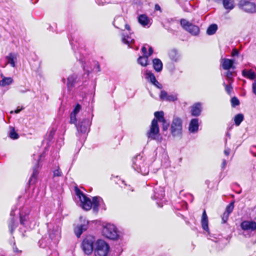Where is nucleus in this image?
<instances>
[{"label":"nucleus","mask_w":256,"mask_h":256,"mask_svg":"<svg viewBox=\"0 0 256 256\" xmlns=\"http://www.w3.org/2000/svg\"><path fill=\"white\" fill-rule=\"evenodd\" d=\"M48 238H42L39 241L40 246L42 248L56 246L60 238V228L52 223L47 224Z\"/></svg>","instance_id":"obj_1"},{"label":"nucleus","mask_w":256,"mask_h":256,"mask_svg":"<svg viewBox=\"0 0 256 256\" xmlns=\"http://www.w3.org/2000/svg\"><path fill=\"white\" fill-rule=\"evenodd\" d=\"M156 118L152 122L149 130L146 132V136L149 140H155L160 142L162 138L160 134V130L158 121L164 123L166 120L164 118V113L162 111L156 112L154 114Z\"/></svg>","instance_id":"obj_2"},{"label":"nucleus","mask_w":256,"mask_h":256,"mask_svg":"<svg viewBox=\"0 0 256 256\" xmlns=\"http://www.w3.org/2000/svg\"><path fill=\"white\" fill-rule=\"evenodd\" d=\"M132 167L135 171L144 176L149 172L148 164L145 163V159L141 154H137L132 158Z\"/></svg>","instance_id":"obj_3"},{"label":"nucleus","mask_w":256,"mask_h":256,"mask_svg":"<svg viewBox=\"0 0 256 256\" xmlns=\"http://www.w3.org/2000/svg\"><path fill=\"white\" fill-rule=\"evenodd\" d=\"M109 245L104 240H98L95 243L94 250L95 256H107L110 250Z\"/></svg>","instance_id":"obj_4"},{"label":"nucleus","mask_w":256,"mask_h":256,"mask_svg":"<svg viewBox=\"0 0 256 256\" xmlns=\"http://www.w3.org/2000/svg\"><path fill=\"white\" fill-rule=\"evenodd\" d=\"M96 239L92 236H86L82 240V247L85 254H90L94 250V244L96 243Z\"/></svg>","instance_id":"obj_5"},{"label":"nucleus","mask_w":256,"mask_h":256,"mask_svg":"<svg viewBox=\"0 0 256 256\" xmlns=\"http://www.w3.org/2000/svg\"><path fill=\"white\" fill-rule=\"evenodd\" d=\"M102 234L104 236L110 240H116L118 236L116 228L110 224H106L104 226Z\"/></svg>","instance_id":"obj_6"},{"label":"nucleus","mask_w":256,"mask_h":256,"mask_svg":"<svg viewBox=\"0 0 256 256\" xmlns=\"http://www.w3.org/2000/svg\"><path fill=\"white\" fill-rule=\"evenodd\" d=\"M182 122L180 118L174 117L172 122L170 132L174 136H180L182 134Z\"/></svg>","instance_id":"obj_7"},{"label":"nucleus","mask_w":256,"mask_h":256,"mask_svg":"<svg viewBox=\"0 0 256 256\" xmlns=\"http://www.w3.org/2000/svg\"><path fill=\"white\" fill-rule=\"evenodd\" d=\"M75 192L76 196L79 198L80 200L82 208L86 210H90L92 208V202L90 199L76 188L75 189Z\"/></svg>","instance_id":"obj_8"},{"label":"nucleus","mask_w":256,"mask_h":256,"mask_svg":"<svg viewBox=\"0 0 256 256\" xmlns=\"http://www.w3.org/2000/svg\"><path fill=\"white\" fill-rule=\"evenodd\" d=\"M180 24L184 30L193 36H198L200 33L198 26L190 22L186 19L182 18L180 20Z\"/></svg>","instance_id":"obj_9"},{"label":"nucleus","mask_w":256,"mask_h":256,"mask_svg":"<svg viewBox=\"0 0 256 256\" xmlns=\"http://www.w3.org/2000/svg\"><path fill=\"white\" fill-rule=\"evenodd\" d=\"M30 210L27 208H23L20 211V224L25 227H31L32 222L30 218Z\"/></svg>","instance_id":"obj_10"},{"label":"nucleus","mask_w":256,"mask_h":256,"mask_svg":"<svg viewBox=\"0 0 256 256\" xmlns=\"http://www.w3.org/2000/svg\"><path fill=\"white\" fill-rule=\"evenodd\" d=\"M238 6L240 8L247 13L256 12V4L254 2L240 0Z\"/></svg>","instance_id":"obj_11"},{"label":"nucleus","mask_w":256,"mask_h":256,"mask_svg":"<svg viewBox=\"0 0 256 256\" xmlns=\"http://www.w3.org/2000/svg\"><path fill=\"white\" fill-rule=\"evenodd\" d=\"M164 196V188L162 186H155L154 188V193L151 198L152 200H157L156 204L159 207H162V204L158 201L162 200Z\"/></svg>","instance_id":"obj_12"},{"label":"nucleus","mask_w":256,"mask_h":256,"mask_svg":"<svg viewBox=\"0 0 256 256\" xmlns=\"http://www.w3.org/2000/svg\"><path fill=\"white\" fill-rule=\"evenodd\" d=\"M201 224L204 230H205L208 233V239L212 240L215 242H218V241H215L214 239H216L217 238L214 236V234H212L210 233L209 228H208V218L207 214H206V212L205 210H204L202 220H201Z\"/></svg>","instance_id":"obj_13"},{"label":"nucleus","mask_w":256,"mask_h":256,"mask_svg":"<svg viewBox=\"0 0 256 256\" xmlns=\"http://www.w3.org/2000/svg\"><path fill=\"white\" fill-rule=\"evenodd\" d=\"M90 122L89 118H84L80 124L78 125L76 124V126L77 128V130L78 133L86 134L90 130Z\"/></svg>","instance_id":"obj_14"},{"label":"nucleus","mask_w":256,"mask_h":256,"mask_svg":"<svg viewBox=\"0 0 256 256\" xmlns=\"http://www.w3.org/2000/svg\"><path fill=\"white\" fill-rule=\"evenodd\" d=\"M88 221L84 219L83 223L77 225L74 228V232L78 238H80L82 233L86 231L88 226Z\"/></svg>","instance_id":"obj_15"},{"label":"nucleus","mask_w":256,"mask_h":256,"mask_svg":"<svg viewBox=\"0 0 256 256\" xmlns=\"http://www.w3.org/2000/svg\"><path fill=\"white\" fill-rule=\"evenodd\" d=\"M121 36L122 42L124 44L128 45V47L132 48V45L134 42V34L130 32L129 34H127L125 32H122Z\"/></svg>","instance_id":"obj_16"},{"label":"nucleus","mask_w":256,"mask_h":256,"mask_svg":"<svg viewBox=\"0 0 256 256\" xmlns=\"http://www.w3.org/2000/svg\"><path fill=\"white\" fill-rule=\"evenodd\" d=\"M160 98L161 100L168 102H174L178 100V96L176 94H168L165 90H162L160 92Z\"/></svg>","instance_id":"obj_17"},{"label":"nucleus","mask_w":256,"mask_h":256,"mask_svg":"<svg viewBox=\"0 0 256 256\" xmlns=\"http://www.w3.org/2000/svg\"><path fill=\"white\" fill-rule=\"evenodd\" d=\"M240 227L244 230L254 231L256 230V222L252 220H244L240 224Z\"/></svg>","instance_id":"obj_18"},{"label":"nucleus","mask_w":256,"mask_h":256,"mask_svg":"<svg viewBox=\"0 0 256 256\" xmlns=\"http://www.w3.org/2000/svg\"><path fill=\"white\" fill-rule=\"evenodd\" d=\"M234 62V60L232 59L223 58L220 60L221 66L225 70H230L231 68L234 69L235 68Z\"/></svg>","instance_id":"obj_19"},{"label":"nucleus","mask_w":256,"mask_h":256,"mask_svg":"<svg viewBox=\"0 0 256 256\" xmlns=\"http://www.w3.org/2000/svg\"><path fill=\"white\" fill-rule=\"evenodd\" d=\"M202 112V104L200 102L194 103L190 109L191 115L193 116H198L200 115Z\"/></svg>","instance_id":"obj_20"},{"label":"nucleus","mask_w":256,"mask_h":256,"mask_svg":"<svg viewBox=\"0 0 256 256\" xmlns=\"http://www.w3.org/2000/svg\"><path fill=\"white\" fill-rule=\"evenodd\" d=\"M18 56V54L17 53L10 52L5 57L6 64H10L12 67L14 68L16 66Z\"/></svg>","instance_id":"obj_21"},{"label":"nucleus","mask_w":256,"mask_h":256,"mask_svg":"<svg viewBox=\"0 0 256 256\" xmlns=\"http://www.w3.org/2000/svg\"><path fill=\"white\" fill-rule=\"evenodd\" d=\"M78 78L77 74H73L68 76L67 78L66 86L70 90L72 89L76 84L78 82Z\"/></svg>","instance_id":"obj_22"},{"label":"nucleus","mask_w":256,"mask_h":256,"mask_svg":"<svg viewBox=\"0 0 256 256\" xmlns=\"http://www.w3.org/2000/svg\"><path fill=\"white\" fill-rule=\"evenodd\" d=\"M198 118L192 119L188 126V130L192 134L197 132L198 130Z\"/></svg>","instance_id":"obj_23"},{"label":"nucleus","mask_w":256,"mask_h":256,"mask_svg":"<svg viewBox=\"0 0 256 256\" xmlns=\"http://www.w3.org/2000/svg\"><path fill=\"white\" fill-rule=\"evenodd\" d=\"M42 157V155H40L39 158V160L38 162H36V164H34V166L33 167V172L31 176V177L30 178L29 182L30 184H33L35 182L37 176L38 174V168H39V162L40 160V159Z\"/></svg>","instance_id":"obj_24"},{"label":"nucleus","mask_w":256,"mask_h":256,"mask_svg":"<svg viewBox=\"0 0 256 256\" xmlns=\"http://www.w3.org/2000/svg\"><path fill=\"white\" fill-rule=\"evenodd\" d=\"M82 106L80 104H77L70 114V123L76 124L77 122L76 115L80 112Z\"/></svg>","instance_id":"obj_25"},{"label":"nucleus","mask_w":256,"mask_h":256,"mask_svg":"<svg viewBox=\"0 0 256 256\" xmlns=\"http://www.w3.org/2000/svg\"><path fill=\"white\" fill-rule=\"evenodd\" d=\"M125 20L122 16L116 17L113 22V24L115 28L122 30V26L124 25Z\"/></svg>","instance_id":"obj_26"},{"label":"nucleus","mask_w":256,"mask_h":256,"mask_svg":"<svg viewBox=\"0 0 256 256\" xmlns=\"http://www.w3.org/2000/svg\"><path fill=\"white\" fill-rule=\"evenodd\" d=\"M102 202V199L100 196H94L92 198V210L95 212H98V211L99 206L100 202Z\"/></svg>","instance_id":"obj_27"},{"label":"nucleus","mask_w":256,"mask_h":256,"mask_svg":"<svg viewBox=\"0 0 256 256\" xmlns=\"http://www.w3.org/2000/svg\"><path fill=\"white\" fill-rule=\"evenodd\" d=\"M150 18L145 14H140L138 17V22L144 27H145L146 26L149 27L150 26H148V24L150 23Z\"/></svg>","instance_id":"obj_28"},{"label":"nucleus","mask_w":256,"mask_h":256,"mask_svg":"<svg viewBox=\"0 0 256 256\" xmlns=\"http://www.w3.org/2000/svg\"><path fill=\"white\" fill-rule=\"evenodd\" d=\"M168 56L174 62H176L180 58V55L177 50L172 48L169 51Z\"/></svg>","instance_id":"obj_29"},{"label":"nucleus","mask_w":256,"mask_h":256,"mask_svg":"<svg viewBox=\"0 0 256 256\" xmlns=\"http://www.w3.org/2000/svg\"><path fill=\"white\" fill-rule=\"evenodd\" d=\"M153 67L156 72H160L162 70L163 64L161 60L156 58L152 60Z\"/></svg>","instance_id":"obj_30"},{"label":"nucleus","mask_w":256,"mask_h":256,"mask_svg":"<svg viewBox=\"0 0 256 256\" xmlns=\"http://www.w3.org/2000/svg\"><path fill=\"white\" fill-rule=\"evenodd\" d=\"M222 4L224 8L228 11L232 10L234 8V0H222Z\"/></svg>","instance_id":"obj_31"},{"label":"nucleus","mask_w":256,"mask_h":256,"mask_svg":"<svg viewBox=\"0 0 256 256\" xmlns=\"http://www.w3.org/2000/svg\"><path fill=\"white\" fill-rule=\"evenodd\" d=\"M242 74L244 77L250 80H254L256 76L254 71L252 70H246L244 69L242 70Z\"/></svg>","instance_id":"obj_32"},{"label":"nucleus","mask_w":256,"mask_h":256,"mask_svg":"<svg viewBox=\"0 0 256 256\" xmlns=\"http://www.w3.org/2000/svg\"><path fill=\"white\" fill-rule=\"evenodd\" d=\"M148 56H140L138 58L137 62L138 64L142 66H146L148 65Z\"/></svg>","instance_id":"obj_33"},{"label":"nucleus","mask_w":256,"mask_h":256,"mask_svg":"<svg viewBox=\"0 0 256 256\" xmlns=\"http://www.w3.org/2000/svg\"><path fill=\"white\" fill-rule=\"evenodd\" d=\"M8 226L10 232L12 234L14 230L18 226V222L14 220L13 217L8 222Z\"/></svg>","instance_id":"obj_34"},{"label":"nucleus","mask_w":256,"mask_h":256,"mask_svg":"<svg viewBox=\"0 0 256 256\" xmlns=\"http://www.w3.org/2000/svg\"><path fill=\"white\" fill-rule=\"evenodd\" d=\"M14 80L12 78L10 77H4L0 81V86H6L10 85L13 82Z\"/></svg>","instance_id":"obj_35"},{"label":"nucleus","mask_w":256,"mask_h":256,"mask_svg":"<svg viewBox=\"0 0 256 256\" xmlns=\"http://www.w3.org/2000/svg\"><path fill=\"white\" fill-rule=\"evenodd\" d=\"M218 30V26L216 24H210L206 30V34L208 35H212L216 33Z\"/></svg>","instance_id":"obj_36"},{"label":"nucleus","mask_w":256,"mask_h":256,"mask_svg":"<svg viewBox=\"0 0 256 256\" xmlns=\"http://www.w3.org/2000/svg\"><path fill=\"white\" fill-rule=\"evenodd\" d=\"M146 78L150 80L152 84L156 82V80L154 74L148 70L146 72Z\"/></svg>","instance_id":"obj_37"},{"label":"nucleus","mask_w":256,"mask_h":256,"mask_svg":"<svg viewBox=\"0 0 256 256\" xmlns=\"http://www.w3.org/2000/svg\"><path fill=\"white\" fill-rule=\"evenodd\" d=\"M8 136L12 140H16L19 138L18 134L16 132L14 128L12 126L10 127Z\"/></svg>","instance_id":"obj_38"},{"label":"nucleus","mask_w":256,"mask_h":256,"mask_svg":"<svg viewBox=\"0 0 256 256\" xmlns=\"http://www.w3.org/2000/svg\"><path fill=\"white\" fill-rule=\"evenodd\" d=\"M244 119V115L242 114H238L235 116L234 118V122L236 126H240L241 122L243 121Z\"/></svg>","instance_id":"obj_39"},{"label":"nucleus","mask_w":256,"mask_h":256,"mask_svg":"<svg viewBox=\"0 0 256 256\" xmlns=\"http://www.w3.org/2000/svg\"><path fill=\"white\" fill-rule=\"evenodd\" d=\"M75 55H76V59L78 61H80V62L81 63L82 65V66L84 71L87 72V76H88L90 72H89V70H86V66H84L83 63H84V61L83 60V57L80 55V54H78V53L76 52H75Z\"/></svg>","instance_id":"obj_40"},{"label":"nucleus","mask_w":256,"mask_h":256,"mask_svg":"<svg viewBox=\"0 0 256 256\" xmlns=\"http://www.w3.org/2000/svg\"><path fill=\"white\" fill-rule=\"evenodd\" d=\"M228 71L225 73L224 76L226 78L228 82L230 84L232 82V76H233V72L230 71L229 70H227Z\"/></svg>","instance_id":"obj_41"},{"label":"nucleus","mask_w":256,"mask_h":256,"mask_svg":"<svg viewBox=\"0 0 256 256\" xmlns=\"http://www.w3.org/2000/svg\"><path fill=\"white\" fill-rule=\"evenodd\" d=\"M234 208V202H231L226 208L225 212L230 214Z\"/></svg>","instance_id":"obj_42"},{"label":"nucleus","mask_w":256,"mask_h":256,"mask_svg":"<svg viewBox=\"0 0 256 256\" xmlns=\"http://www.w3.org/2000/svg\"><path fill=\"white\" fill-rule=\"evenodd\" d=\"M13 252L15 254V256H20L22 250H19L16 246L15 243L12 246Z\"/></svg>","instance_id":"obj_43"},{"label":"nucleus","mask_w":256,"mask_h":256,"mask_svg":"<svg viewBox=\"0 0 256 256\" xmlns=\"http://www.w3.org/2000/svg\"><path fill=\"white\" fill-rule=\"evenodd\" d=\"M231 104L232 107H236V106L240 104L239 100L236 97H233L231 99Z\"/></svg>","instance_id":"obj_44"},{"label":"nucleus","mask_w":256,"mask_h":256,"mask_svg":"<svg viewBox=\"0 0 256 256\" xmlns=\"http://www.w3.org/2000/svg\"><path fill=\"white\" fill-rule=\"evenodd\" d=\"M62 172L60 170V169L59 166H58V168L53 171V176H54V177L60 176H62Z\"/></svg>","instance_id":"obj_45"},{"label":"nucleus","mask_w":256,"mask_h":256,"mask_svg":"<svg viewBox=\"0 0 256 256\" xmlns=\"http://www.w3.org/2000/svg\"><path fill=\"white\" fill-rule=\"evenodd\" d=\"M231 84H230L228 83V84H225V82H224V84H223L224 86L225 87V90H226V91L227 92V93L228 94H230V92H232V86H231Z\"/></svg>","instance_id":"obj_46"},{"label":"nucleus","mask_w":256,"mask_h":256,"mask_svg":"<svg viewBox=\"0 0 256 256\" xmlns=\"http://www.w3.org/2000/svg\"><path fill=\"white\" fill-rule=\"evenodd\" d=\"M55 132L56 130L54 128H52L48 133V139L49 141H50L53 138Z\"/></svg>","instance_id":"obj_47"},{"label":"nucleus","mask_w":256,"mask_h":256,"mask_svg":"<svg viewBox=\"0 0 256 256\" xmlns=\"http://www.w3.org/2000/svg\"><path fill=\"white\" fill-rule=\"evenodd\" d=\"M96 2L98 5H104L105 4L111 2V0H96Z\"/></svg>","instance_id":"obj_48"},{"label":"nucleus","mask_w":256,"mask_h":256,"mask_svg":"<svg viewBox=\"0 0 256 256\" xmlns=\"http://www.w3.org/2000/svg\"><path fill=\"white\" fill-rule=\"evenodd\" d=\"M229 215H230V214L226 213L225 212L223 214L222 216V223L224 224L227 222V220H228V217H229Z\"/></svg>","instance_id":"obj_49"},{"label":"nucleus","mask_w":256,"mask_h":256,"mask_svg":"<svg viewBox=\"0 0 256 256\" xmlns=\"http://www.w3.org/2000/svg\"><path fill=\"white\" fill-rule=\"evenodd\" d=\"M93 70L96 72H98L100 70V64L98 62H94V67L93 68Z\"/></svg>","instance_id":"obj_50"},{"label":"nucleus","mask_w":256,"mask_h":256,"mask_svg":"<svg viewBox=\"0 0 256 256\" xmlns=\"http://www.w3.org/2000/svg\"><path fill=\"white\" fill-rule=\"evenodd\" d=\"M147 45L148 44H145L142 48V52L143 53V54L144 56H147V54H148L147 48H146Z\"/></svg>","instance_id":"obj_51"},{"label":"nucleus","mask_w":256,"mask_h":256,"mask_svg":"<svg viewBox=\"0 0 256 256\" xmlns=\"http://www.w3.org/2000/svg\"><path fill=\"white\" fill-rule=\"evenodd\" d=\"M250 152L254 156H256V146H253L250 148Z\"/></svg>","instance_id":"obj_52"},{"label":"nucleus","mask_w":256,"mask_h":256,"mask_svg":"<svg viewBox=\"0 0 256 256\" xmlns=\"http://www.w3.org/2000/svg\"><path fill=\"white\" fill-rule=\"evenodd\" d=\"M28 90V89L26 88H24L23 86H20L18 88V92L20 93H25Z\"/></svg>","instance_id":"obj_53"},{"label":"nucleus","mask_w":256,"mask_h":256,"mask_svg":"<svg viewBox=\"0 0 256 256\" xmlns=\"http://www.w3.org/2000/svg\"><path fill=\"white\" fill-rule=\"evenodd\" d=\"M147 46L148 48V52L147 54V56L148 57L150 56L153 53V48L152 46H149L148 45H147Z\"/></svg>","instance_id":"obj_54"},{"label":"nucleus","mask_w":256,"mask_h":256,"mask_svg":"<svg viewBox=\"0 0 256 256\" xmlns=\"http://www.w3.org/2000/svg\"><path fill=\"white\" fill-rule=\"evenodd\" d=\"M152 84L158 88H162V85L160 83H159V82H158L157 80H156V82H153Z\"/></svg>","instance_id":"obj_55"},{"label":"nucleus","mask_w":256,"mask_h":256,"mask_svg":"<svg viewBox=\"0 0 256 256\" xmlns=\"http://www.w3.org/2000/svg\"><path fill=\"white\" fill-rule=\"evenodd\" d=\"M238 54H239L238 50L236 49H234L232 51V56H238Z\"/></svg>","instance_id":"obj_56"},{"label":"nucleus","mask_w":256,"mask_h":256,"mask_svg":"<svg viewBox=\"0 0 256 256\" xmlns=\"http://www.w3.org/2000/svg\"><path fill=\"white\" fill-rule=\"evenodd\" d=\"M252 92L254 94L256 95V80L252 84Z\"/></svg>","instance_id":"obj_57"},{"label":"nucleus","mask_w":256,"mask_h":256,"mask_svg":"<svg viewBox=\"0 0 256 256\" xmlns=\"http://www.w3.org/2000/svg\"><path fill=\"white\" fill-rule=\"evenodd\" d=\"M230 153V149L229 148H225L224 150V154L226 156H228Z\"/></svg>","instance_id":"obj_58"},{"label":"nucleus","mask_w":256,"mask_h":256,"mask_svg":"<svg viewBox=\"0 0 256 256\" xmlns=\"http://www.w3.org/2000/svg\"><path fill=\"white\" fill-rule=\"evenodd\" d=\"M162 124H163V126H162L163 130H167V129L168 128V124H166V122L164 123H162Z\"/></svg>","instance_id":"obj_59"},{"label":"nucleus","mask_w":256,"mask_h":256,"mask_svg":"<svg viewBox=\"0 0 256 256\" xmlns=\"http://www.w3.org/2000/svg\"><path fill=\"white\" fill-rule=\"evenodd\" d=\"M124 26L125 28H126L127 30H128V31L129 33H130V26L128 24H126L125 22H124Z\"/></svg>","instance_id":"obj_60"},{"label":"nucleus","mask_w":256,"mask_h":256,"mask_svg":"<svg viewBox=\"0 0 256 256\" xmlns=\"http://www.w3.org/2000/svg\"><path fill=\"white\" fill-rule=\"evenodd\" d=\"M226 164V160H223L222 162V169H224L225 168Z\"/></svg>","instance_id":"obj_61"},{"label":"nucleus","mask_w":256,"mask_h":256,"mask_svg":"<svg viewBox=\"0 0 256 256\" xmlns=\"http://www.w3.org/2000/svg\"><path fill=\"white\" fill-rule=\"evenodd\" d=\"M16 208H12V210L10 212V216H14L15 214H14V211L16 210Z\"/></svg>","instance_id":"obj_62"},{"label":"nucleus","mask_w":256,"mask_h":256,"mask_svg":"<svg viewBox=\"0 0 256 256\" xmlns=\"http://www.w3.org/2000/svg\"><path fill=\"white\" fill-rule=\"evenodd\" d=\"M154 9L156 10H160V6L158 4H156L155 5V6H154Z\"/></svg>","instance_id":"obj_63"},{"label":"nucleus","mask_w":256,"mask_h":256,"mask_svg":"<svg viewBox=\"0 0 256 256\" xmlns=\"http://www.w3.org/2000/svg\"><path fill=\"white\" fill-rule=\"evenodd\" d=\"M49 256H58V254L56 252H54Z\"/></svg>","instance_id":"obj_64"}]
</instances>
